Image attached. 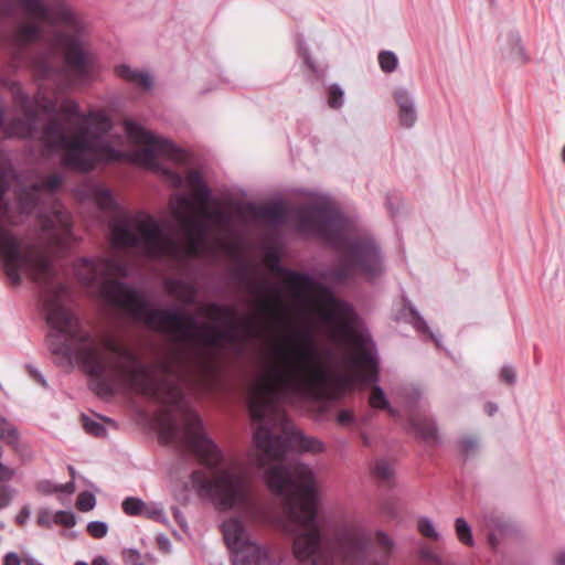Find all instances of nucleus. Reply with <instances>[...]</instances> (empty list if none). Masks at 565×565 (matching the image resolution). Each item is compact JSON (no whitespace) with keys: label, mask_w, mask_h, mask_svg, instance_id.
<instances>
[{"label":"nucleus","mask_w":565,"mask_h":565,"mask_svg":"<svg viewBox=\"0 0 565 565\" xmlns=\"http://www.w3.org/2000/svg\"><path fill=\"white\" fill-rule=\"evenodd\" d=\"M39 230L18 237L3 233L0 237V260L9 281L17 286L22 276L32 279L42 290V303L50 327L47 343L51 353L61 365H72L76 359L90 376L89 386L98 396L113 394V380L126 377L140 394L162 405L172 406L180 413V422L167 411L159 418V439L186 448L206 467L216 468L223 452L209 436L199 413L192 409L181 383L207 385L216 371V355L233 352L232 348L213 349L202 343L204 350L191 358L175 351L169 358L157 361L148 369L138 356L116 338L105 334L99 340L85 330L77 316L65 308L68 295L66 285L56 280V269L51 252L71 248L74 236L71 215L60 203L39 214Z\"/></svg>","instance_id":"nucleus-1"},{"label":"nucleus","mask_w":565,"mask_h":565,"mask_svg":"<svg viewBox=\"0 0 565 565\" xmlns=\"http://www.w3.org/2000/svg\"><path fill=\"white\" fill-rule=\"evenodd\" d=\"M116 270V264L108 258L84 257L74 264L75 275L84 285L98 287L108 302L125 309L151 329L171 334L181 342L202 343L217 350L232 348L242 352L252 339L270 333L273 328H282V288L273 285L266 277H250L245 265L237 266L234 275L248 289L254 313L236 321V307L233 305L211 302L202 308L209 319L225 324L224 328L198 322L193 316L177 309L152 308L142 294L122 281L110 279Z\"/></svg>","instance_id":"nucleus-2"},{"label":"nucleus","mask_w":565,"mask_h":565,"mask_svg":"<svg viewBox=\"0 0 565 565\" xmlns=\"http://www.w3.org/2000/svg\"><path fill=\"white\" fill-rule=\"evenodd\" d=\"M353 273L342 262L321 270L318 277L285 267V399L294 380L308 397L320 401L327 396L334 352L319 343L317 332L324 324L349 328L353 308L318 278L343 285Z\"/></svg>","instance_id":"nucleus-3"},{"label":"nucleus","mask_w":565,"mask_h":565,"mask_svg":"<svg viewBox=\"0 0 565 565\" xmlns=\"http://www.w3.org/2000/svg\"><path fill=\"white\" fill-rule=\"evenodd\" d=\"M11 92L14 108L21 116L4 127V111L0 105V129L4 128L8 136L39 137L46 148L64 150L63 164L81 172L90 171L100 161H118L122 158V153L106 139L113 122L104 110H90L84 115L76 102L63 100L61 110L66 120L81 124L71 136L66 134L65 125L56 114L55 102L45 94L39 92L30 99L18 84L12 85ZM10 178L11 168L0 151V237L3 233L13 234L2 226L10 211L9 204L3 200Z\"/></svg>","instance_id":"nucleus-4"},{"label":"nucleus","mask_w":565,"mask_h":565,"mask_svg":"<svg viewBox=\"0 0 565 565\" xmlns=\"http://www.w3.org/2000/svg\"><path fill=\"white\" fill-rule=\"evenodd\" d=\"M319 491L315 470L307 463L285 459V520L297 523L292 553L300 565H387L394 541L382 530L375 532L379 556L372 557L371 532L358 521L337 525L324 541L318 521ZM287 525L285 524V533Z\"/></svg>","instance_id":"nucleus-5"},{"label":"nucleus","mask_w":565,"mask_h":565,"mask_svg":"<svg viewBox=\"0 0 565 565\" xmlns=\"http://www.w3.org/2000/svg\"><path fill=\"white\" fill-rule=\"evenodd\" d=\"M290 222L305 237L315 238L334 249H343L340 262L371 284L386 273L385 256L371 235L347 236L348 217L340 211L330 195L310 193L307 200L291 205L285 200V224Z\"/></svg>","instance_id":"nucleus-6"},{"label":"nucleus","mask_w":565,"mask_h":565,"mask_svg":"<svg viewBox=\"0 0 565 565\" xmlns=\"http://www.w3.org/2000/svg\"><path fill=\"white\" fill-rule=\"evenodd\" d=\"M277 363L269 366L253 384L248 396V408L255 428V441L262 450L260 467L268 465L265 481L277 497L282 494V437L273 428L282 424V339L275 343Z\"/></svg>","instance_id":"nucleus-7"},{"label":"nucleus","mask_w":565,"mask_h":565,"mask_svg":"<svg viewBox=\"0 0 565 565\" xmlns=\"http://www.w3.org/2000/svg\"><path fill=\"white\" fill-rule=\"evenodd\" d=\"M24 13L53 28L51 38L52 49L61 51L66 65L81 79H86L89 73L92 55L86 49V24L81 15L66 0H18Z\"/></svg>","instance_id":"nucleus-8"},{"label":"nucleus","mask_w":565,"mask_h":565,"mask_svg":"<svg viewBox=\"0 0 565 565\" xmlns=\"http://www.w3.org/2000/svg\"><path fill=\"white\" fill-rule=\"evenodd\" d=\"M191 483L201 498L211 500L217 508L228 510L242 508L256 522L278 525L279 511L263 505L250 498L246 480L242 472L234 468L218 470L213 478H207L203 471L191 473Z\"/></svg>","instance_id":"nucleus-9"},{"label":"nucleus","mask_w":565,"mask_h":565,"mask_svg":"<svg viewBox=\"0 0 565 565\" xmlns=\"http://www.w3.org/2000/svg\"><path fill=\"white\" fill-rule=\"evenodd\" d=\"M111 243L117 248H131L146 257L177 259L181 248L158 221L143 213L124 214L110 224Z\"/></svg>","instance_id":"nucleus-10"},{"label":"nucleus","mask_w":565,"mask_h":565,"mask_svg":"<svg viewBox=\"0 0 565 565\" xmlns=\"http://www.w3.org/2000/svg\"><path fill=\"white\" fill-rule=\"evenodd\" d=\"M354 349V355L351 359L352 365L359 370V376L363 384H373L369 403L376 409H386L391 416H396L397 412L390 406L385 392L376 383L379 382V358L375 343L370 335L362 332H354L350 337Z\"/></svg>","instance_id":"nucleus-11"},{"label":"nucleus","mask_w":565,"mask_h":565,"mask_svg":"<svg viewBox=\"0 0 565 565\" xmlns=\"http://www.w3.org/2000/svg\"><path fill=\"white\" fill-rule=\"evenodd\" d=\"M173 217L181 225L189 243V249L195 254L199 244L207 234V221L215 225H226L230 222L228 215L221 209L210 210L204 206L201 209V216L194 212L192 200L185 194L177 195L171 202Z\"/></svg>","instance_id":"nucleus-12"},{"label":"nucleus","mask_w":565,"mask_h":565,"mask_svg":"<svg viewBox=\"0 0 565 565\" xmlns=\"http://www.w3.org/2000/svg\"><path fill=\"white\" fill-rule=\"evenodd\" d=\"M124 126L127 138L136 145L143 146V148L134 152L135 161L154 169L158 166L157 159L159 157H164L178 162L185 159L184 152L172 143L171 140L159 138L131 120H126Z\"/></svg>","instance_id":"nucleus-13"},{"label":"nucleus","mask_w":565,"mask_h":565,"mask_svg":"<svg viewBox=\"0 0 565 565\" xmlns=\"http://www.w3.org/2000/svg\"><path fill=\"white\" fill-rule=\"evenodd\" d=\"M222 531L224 541L233 553L234 565H273L268 553L249 539L239 519L224 521Z\"/></svg>","instance_id":"nucleus-14"},{"label":"nucleus","mask_w":565,"mask_h":565,"mask_svg":"<svg viewBox=\"0 0 565 565\" xmlns=\"http://www.w3.org/2000/svg\"><path fill=\"white\" fill-rule=\"evenodd\" d=\"M326 449L323 443L312 436L306 435L285 415V454L294 451L298 454H320Z\"/></svg>","instance_id":"nucleus-15"},{"label":"nucleus","mask_w":565,"mask_h":565,"mask_svg":"<svg viewBox=\"0 0 565 565\" xmlns=\"http://www.w3.org/2000/svg\"><path fill=\"white\" fill-rule=\"evenodd\" d=\"M62 182L61 174H52L42 183L22 188L18 194L21 212L26 214L33 212L39 204L41 190L45 189L47 192L54 193Z\"/></svg>","instance_id":"nucleus-16"},{"label":"nucleus","mask_w":565,"mask_h":565,"mask_svg":"<svg viewBox=\"0 0 565 565\" xmlns=\"http://www.w3.org/2000/svg\"><path fill=\"white\" fill-rule=\"evenodd\" d=\"M398 107V119L404 128H412L417 121V110L414 97L406 88H398L394 94Z\"/></svg>","instance_id":"nucleus-17"},{"label":"nucleus","mask_w":565,"mask_h":565,"mask_svg":"<svg viewBox=\"0 0 565 565\" xmlns=\"http://www.w3.org/2000/svg\"><path fill=\"white\" fill-rule=\"evenodd\" d=\"M164 289L168 294L188 306L193 305L198 297L196 288L192 284L181 279H167L164 281Z\"/></svg>","instance_id":"nucleus-18"},{"label":"nucleus","mask_w":565,"mask_h":565,"mask_svg":"<svg viewBox=\"0 0 565 565\" xmlns=\"http://www.w3.org/2000/svg\"><path fill=\"white\" fill-rule=\"evenodd\" d=\"M115 72L120 78L129 83L141 84L145 89H150L152 87V78L146 72L132 70L129 65L126 64L116 66Z\"/></svg>","instance_id":"nucleus-19"},{"label":"nucleus","mask_w":565,"mask_h":565,"mask_svg":"<svg viewBox=\"0 0 565 565\" xmlns=\"http://www.w3.org/2000/svg\"><path fill=\"white\" fill-rule=\"evenodd\" d=\"M33 64L38 74L43 78L51 77L58 71V66L55 63V55L52 52L36 56Z\"/></svg>","instance_id":"nucleus-20"},{"label":"nucleus","mask_w":565,"mask_h":565,"mask_svg":"<svg viewBox=\"0 0 565 565\" xmlns=\"http://www.w3.org/2000/svg\"><path fill=\"white\" fill-rule=\"evenodd\" d=\"M509 40V49L505 51L504 55L507 58H510L516 63L524 64L527 62V56L525 50L522 45V39L519 33L511 32L508 36Z\"/></svg>","instance_id":"nucleus-21"},{"label":"nucleus","mask_w":565,"mask_h":565,"mask_svg":"<svg viewBox=\"0 0 565 565\" xmlns=\"http://www.w3.org/2000/svg\"><path fill=\"white\" fill-rule=\"evenodd\" d=\"M42 36V28L35 23H21L15 32V41L20 45L38 41Z\"/></svg>","instance_id":"nucleus-22"},{"label":"nucleus","mask_w":565,"mask_h":565,"mask_svg":"<svg viewBox=\"0 0 565 565\" xmlns=\"http://www.w3.org/2000/svg\"><path fill=\"white\" fill-rule=\"evenodd\" d=\"M411 425L424 440L431 441L437 438L436 425L430 419L412 417Z\"/></svg>","instance_id":"nucleus-23"},{"label":"nucleus","mask_w":565,"mask_h":565,"mask_svg":"<svg viewBox=\"0 0 565 565\" xmlns=\"http://www.w3.org/2000/svg\"><path fill=\"white\" fill-rule=\"evenodd\" d=\"M409 313L412 316V323L414 328L420 332V333H427L429 334V338L436 343V345L439 347L440 344V338L436 335L434 332L430 331L427 322L425 319L419 315V312L416 310V308L411 307Z\"/></svg>","instance_id":"nucleus-24"},{"label":"nucleus","mask_w":565,"mask_h":565,"mask_svg":"<svg viewBox=\"0 0 565 565\" xmlns=\"http://www.w3.org/2000/svg\"><path fill=\"white\" fill-rule=\"evenodd\" d=\"M455 530L456 534L458 536V540L467 545V546H473L475 541L471 532V527L469 523L463 518H457L455 520Z\"/></svg>","instance_id":"nucleus-25"},{"label":"nucleus","mask_w":565,"mask_h":565,"mask_svg":"<svg viewBox=\"0 0 565 565\" xmlns=\"http://www.w3.org/2000/svg\"><path fill=\"white\" fill-rule=\"evenodd\" d=\"M483 522L489 531L498 532L499 534H502L509 527L507 520L494 512L484 513Z\"/></svg>","instance_id":"nucleus-26"},{"label":"nucleus","mask_w":565,"mask_h":565,"mask_svg":"<svg viewBox=\"0 0 565 565\" xmlns=\"http://www.w3.org/2000/svg\"><path fill=\"white\" fill-rule=\"evenodd\" d=\"M95 200L102 210L115 209L116 202L109 189L97 186L94 191Z\"/></svg>","instance_id":"nucleus-27"},{"label":"nucleus","mask_w":565,"mask_h":565,"mask_svg":"<svg viewBox=\"0 0 565 565\" xmlns=\"http://www.w3.org/2000/svg\"><path fill=\"white\" fill-rule=\"evenodd\" d=\"M460 452L465 460L476 456L479 449V439L476 436L462 437L459 441Z\"/></svg>","instance_id":"nucleus-28"},{"label":"nucleus","mask_w":565,"mask_h":565,"mask_svg":"<svg viewBox=\"0 0 565 565\" xmlns=\"http://www.w3.org/2000/svg\"><path fill=\"white\" fill-rule=\"evenodd\" d=\"M372 473L376 479L390 481L394 475L391 463L386 459H377L374 462Z\"/></svg>","instance_id":"nucleus-29"},{"label":"nucleus","mask_w":565,"mask_h":565,"mask_svg":"<svg viewBox=\"0 0 565 565\" xmlns=\"http://www.w3.org/2000/svg\"><path fill=\"white\" fill-rule=\"evenodd\" d=\"M397 395L402 397L408 407H414L422 398V393L418 387L413 385H405L397 391Z\"/></svg>","instance_id":"nucleus-30"},{"label":"nucleus","mask_w":565,"mask_h":565,"mask_svg":"<svg viewBox=\"0 0 565 565\" xmlns=\"http://www.w3.org/2000/svg\"><path fill=\"white\" fill-rule=\"evenodd\" d=\"M121 508L128 515H142L146 503L139 498L128 497L122 501Z\"/></svg>","instance_id":"nucleus-31"},{"label":"nucleus","mask_w":565,"mask_h":565,"mask_svg":"<svg viewBox=\"0 0 565 565\" xmlns=\"http://www.w3.org/2000/svg\"><path fill=\"white\" fill-rule=\"evenodd\" d=\"M397 56L392 51H382L379 54V64L383 72L392 73L397 67Z\"/></svg>","instance_id":"nucleus-32"},{"label":"nucleus","mask_w":565,"mask_h":565,"mask_svg":"<svg viewBox=\"0 0 565 565\" xmlns=\"http://www.w3.org/2000/svg\"><path fill=\"white\" fill-rule=\"evenodd\" d=\"M0 439L6 443L7 445L13 447L14 449L18 448L20 436L18 433V429L14 425L9 423L7 426L2 427L0 429Z\"/></svg>","instance_id":"nucleus-33"},{"label":"nucleus","mask_w":565,"mask_h":565,"mask_svg":"<svg viewBox=\"0 0 565 565\" xmlns=\"http://www.w3.org/2000/svg\"><path fill=\"white\" fill-rule=\"evenodd\" d=\"M328 104L333 109H339L344 104V92L338 84H332L329 88Z\"/></svg>","instance_id":"nucleus-34"},{"label":"nucleus","mask_w":565,"mask_h":565,"mask_svg":"<svg viewBox=\"0 0 565 565\" xmlns=\"http://www.w3.org/2000/svg\"><path fill=\"white\" fill-rule=\"evenodd\" d=\"M83 427L86 430V433L96 436V437H104L106 436V428L103 424L99 422L89 418L88 416H83Z\"/></svg>","instance_id":"nucleus-35"},{"label":"nucleus","mask_w":565,"mask_h":565,"mask_svg":"<svg viewBox=\"0 0 565 565\" xmlns=\"http://www.w3.org/2000/svg\"><path fill=\"white\" fill-rule=\"evenodd\" d=\"M417 527L423 536L434 540V541L439 540V533L436 531L433 522L428 518L422 516L418 520Z\"/></svg>","instance_id":"nucleus-36"},{"label":"nucleus","mask_w":565,"mask_h":565,"mask_svg":"<svg viewBox=\"0 0 565 565\" xmlns=\"http://www.w3.org/2000/svg\"><path fill=\"white\" fill-rule=\"evenodd\" d=\"M142 515L161 523L167 522V516L163 511V508L159 504H146V509H143Z\"/></svg>","instance_id":"nucleus-37"},{"label":"nucleus","mask_w":565,"mask_h":565,"mask_svg":"<svg viewBox=\"0 0 565 565\" xmlns=\"http://www.w3.org/2000/svg\"><path fill=\"white\" fill-rule=\"evenodd\" d=\"M87 532L94 539H103L108 533V525L103 521H90L87 524Z\"/></svg>","instance_id":"nucleus-38"},{"label":"nucleus","mask_w":565,"mask_h":565,"mask_svg":"<svg viewBox=\"0 0 565 565\" xmlns=\"http://www.w3.org/2000/svg\"><path fill=\"white\" fill-rule=\"evenodd\" d=\"M96 499L89 492H82L77 497L76 507L79 511L87 512L94 509Z\"/></svg>","instance_id":"nucleus-39"},{"label":"nucleus","mask_w":565,"mask_h":565,"mask_svg":"<svg viewBox=\"0 0 565 565\" xmlns=\"http://www.w3.org/2000/svg\"><path fill=\"white\" fill-rule=\"evenodd\" d=\"M17 494V490L8 484L0 486V510L9 507Z\"/></svg>","instance_id":"nucleus-40"},{"label":"nucleus","mask_w":565,"mask_h":565,"mask_svg":"<svg viewBox=\"0 0 565 565\" xmlns=\"http://www.w3.org/2000/svg\"><path fill=\"white\" fill-rule=\"evenodd\" d=\"M192 192H193L194 200L199 204H201L202 207H204L211 200V195H212L211 190L204 184L192 189Z\"/></svg>","instance_id":"nucleus-41"},{"label":"nucleus","mask_w":565,"mask_h":565,"mask_svg":"<svg viewBox=\"0 0 565 565\" xmlns=\"http://www.w3.org/2000/svg\"><path fill=\"white\" fill-rule=\"evenodd\" d=\"M75 523L76 518L73 512L57 511L55 513V524L63 525L65 527H73Z\"/></svg>","instance_id":"nucleus-42"},{"label":"nucleus","mask_w":565,"mask_h":565,"mask_svg":"<svg viewBox=\"0 0 565 565\" xmlns=\"http://www.w3.org/2000/svg\"><path fill=\"white\" fill-rule=\"evenodd\" d=\"M38 524L42 527H51L55 524V513H52L49 509H41L38 513Z\"/></svg>","instance_id":"nucleus-43"},{"label":"nucleus","mask_w":565,"mask_h":565,"mask_svg":"<svg viewBox=\"0 0 565 565\" xmlns=\"http://www.w3.org/2000/svg\"><path fill=\"white\" fill-rule=\"evenodd\" d=\"M122 559L128 565H146L141 561V554L134 548H127L122 551Z\"/></svg>","instance_id":"nucleus-44"},{"label":"nucleus","mask_w":565,"mask_h":565,"mask_svg":"<svg viewBox=\"0 0 565 565\" xmlns=\"http://www.w3.org/2000/svg\"><path fill=\"white\" fill-rule=\"evenodd\" d=\"M297 49H298V52L300 54V56L303 58V62L306 63V65L312 71V72H316V67L311 61V57L308 53V49L306 46V43L305 41L301 39V38H298L297 39Z\"/></svg>","instance_id":"nucleus-45"},{"label":"nucleus","mask_w":565,"mask_h":565,"mask_svg":"<svg viewBox=\"0 0 565 565\" xmlns=\"http://www.w3.org/2000/svg\"><path fill=\"white\" fill-rule=\"evenodd\" d=\"M501 379L508 384H514L516 382V372L513 366L504 365L501 369Z\"/></svg>","instance_id":"nucleus-46"},{"label":"nucleus","mask_w":565,"mask_h":565,"mask_svg":"<svg viewBox=\"0 0 565 565\" xmlns=\"http://www.w3.org/2000/svg\"><path fill=\"white\" fill-rule=\"evenodd\" d=\"M186 182L191 189H194L203 184V179L199 171L191 170L186 175Z\"/></svg>","instance_id":"nucleus-47"},{"label":"nucleus","mask_w":565,"mask_h":565,"mask_svg":"<svg viewBox=\"0 0 565 565\" xmlns=\"http://www.w3.org/2000/svg\"><path fill=\"white\" fill-rule=\"evenodd\" d=\"M31 515V509L29 505H24L15 516V522L19 525H24Z\"/></svg>","instance_id":"nucleus-48"},{"label":"nucleus","mask_w":565,"mask_h":565,"mask_svg":"<svg viewBox=\"0 0 565 565\" xmlns=\"http://www.w3.org/2000/svg\"><path fill=\"white\" fill-rule=\"evenodd\" d=\"M28 371L31 377L36 381L39 384H41L43 387H47L46 380L44 376L33 366L28 365Z\"/></svg>","instance_id":"nucleus-49"},{"label":"nucleus","mask_w":565,"mask_h":565,"mask_svg":"<svg viewBox=\"0 0 565 565\" xmlns=\"http://www.w3.org/2000/svg\"><path fill=\"white\" fill-rule=\"evenodd\" d=\"M337 420L340 425H348L353 423L354 416L351 412L344 409L338 414Z\"/></svg>","instance_id":"nucleus-50"},{"label":"nucleus","mask_w":565,"mask_h":565,"mask_svg":"<svg viewBox=\"0 0 565 565\" xmlns=\"http://www.w3.org/2000/svg\"><path fill=\"white\" fill-rule=\"evenodd\" d=\"M3 565H21V559L15 552H9L4 555Z\"/></svg>","instance_id":"nucleus-51"},{"label":"nucleus","mask_w":565,"mask_h":565,"mask_svg":"<svg viewBox=\"0 0 565 565\" xmlns=\"http://www.w3.org/2000/svg\"><path fill=\"white\" fill-rule=\"evenodd\" d=\"M268 258L273 262V268L277 274H282V263L276 253H268Z\"/></svg>","instance_id":"nucleus-52"},{"label":"nucleus","mask_w":565,"mask_h":565,"mask_svg":"<svg viewBox=\"0 0 565 565\" xmlns=\"http://www.w3.org/2000/svg\"><path fill=\"white\" fill-rule=\"evenodd\" d=\"M488 543H489V545H490L492 548H497V547H498V545L500 544V539H499V536L497 535V532L489 531V534H488Z\"/></svg>","instance_id":"nucleus-53"},{"label":"nucleus","mask_w":565,"mask_h":565,"mask_svg":"<svg viewBox=\"0 0 565 565\" xmlns=\"http://www.w3.org/2000/svg\"><path fill=\"white\" fill-rule=\"evenodd\" d=\"M164 173H167L170 177L171 183L174 186H179L182 183V178L180 174H178L175 172H171L169 170H164Z\"/></svg>","instance_id":"nucleus-54"},{"label":"nucleus","mask_w":565,"mask_h":565,"mask_svg":"<svg viewBox=\"0 0 565 565\" xmlns=\"http://www.w3.org/2000/svg\"><path fill=\"white\" fill-rule=\"evenodd\" d=\"M53 491L72 493L74 491V483L68 482L66 484L58 486V487L54 488Z\"/></svg>","instance_id":"nucleus-55"},{"label":"nucleus","mask_w":565,"mask_h":565,"mask_svg":"<svg viewBox=\"0 0 565 565\" xmlns=\"http://www.w3.org/2000/svg\"><path fill=\"white\" fill-rule=\"evenodd\" d=\"M484 412L489 415V416H493L497 412H498V406L497 404L494 403H487L486 406H484Z\"/></svg>","instance_id":"nucleus-56"},{"label":"nucleus","mask_w":565,"mask_h":565,"mask_svg":"<svg viewBox=\"0 0 565 565\" xmlns=\"http://www.w3.org/2000/svg\"><path fill=\"white\" fill-rule=\"evenodd\" d=\"M92 565H109V562L105 556L98 555L93 559Z\"/></svg>","instance_id":"nucleus-57"},{"label":"nucleus","mask_w":565,"mask_h":565,"mask_svg":"<svg viewBox=\"0 0 565 565\" xmlns=\"http://www.w3.org/2000/svg\"><path fill=\"white\" fill-rule=\"evenodd\" d=\"M273 212L276 217L282 216V201H277L275 203Z\"/></svg>","instance_id":"nucleus-58"},{"label":"nucleus","mask_w":565,"mask_h":565,"mask_svg":"<svg viewBox=\"0 0 565 565\" xmlns=\"http://www.w3.org/2000/svg\"><path fill=\"white\" fill-rule=\"evenodd\" d=\"M554 565H565V551L555 556Z\"/></svg>","instance_id":"nucleus-59"},{"label":"nucleus","mask_w":565,"mask_h":565,"mask_svg":"<svg viewBox=\"0 0 565 565\" xmlns=\"http://www.w3.org/2000/svg\"><path fill=\"white\" fill-rule=\"evenodd\" d=\"M422 556L423 558L429 561H434L436 558L435 554L429 550L422 551Z\"/></svg>","instance_id":"nucleus-60"},{"label":"nucleus","mask_w":565,"mask_h":565,"mask_svg":"<svg viewBox=\"0 0 565 565\" xmlns=\"http://www.w3.org/2000/svg\"><path fill=\"white\" fill-rule=\"evenodd\" d=\"M9 424L8 419L0 413V429Z\"/></svg>","instance_id":"nucleus-61"},{"label":"nucleus","mask_w":565,"mask_h":565,"mask_svg":"<svg viewBox=\"0 0 565 565\" xmlns=\"http://www.w3.org/2000/svg\"><path fill=\"white\" fill-rule=\"evenodd\" d=\"M74 565H88V563L84 562V561H77V562H75Z\"/></svg>","instance_id":"nucleus-62"},{"label":"nucleus","mask_w":565,"mask_h":565,"mask_svg":"<svg viewBox=\"0 0 565 565\" xmlns=\"http://www.w3.org/2000/svg\"><path fill=\"white\" fill-rule=\"evenodd\" d=\"M562 158H563V161L565 163V145H564V148H563V151H562Z\"/></svg>","instance_id":"nucleus-63"},{"label":"nucleus","mask_w":565,"mask_h":565,"mask_svg":"<svg viewBox=\"0 0 565 565\" xmlns=\"http://www.w3.org/2000/svg\"><path fill=\"white\" fill-rule=\"evenodd\" d=\"M363 443H364L365 445H369V439H367V437H366L365 435H363Z\"/></svg>","instance_id":"nucleus-64"}]
</instances>
